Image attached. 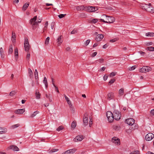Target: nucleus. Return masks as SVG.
Instances as JSON below:
<instances>
[{
  "mask_svg": "<svg viewBox=\"0 0 154 154\" xmlns=\"http://www.w3.org/2000/svg\"><path fill=\"white\" fill-rule=\"evenodd\" d=\"M103 18L105 17V19L106 23H112L115 21V19L112 17L107 16L106 15L103 14L102 15Z\"/></svg>",
  "mask_w": 154,
  "mask_h": 154,
  "instance_id": "obj_1",
  "label": "nucleus"
},
{
  "mask_svg": "<svg viewBox=\"0 0 154 154\" xmlns=\"http://www.w3.org/2000/svg\"><path fill=\"white\" fill-rule=\"evenodd\" d=\"M113 119H115L116 120H119L120 119L121 115L120 112L117 110H115L113 112Z\"/></svg>",
  "mask_w": 154,
  "mask_h": 154,
  "instance_id": "obj_2",
  "label": "nucleus"
},
{
  "mask_svg": "<svg viewBox=\"0 0 154 154\" xmlns=\"http://www.w3.org/2000/svg\"><path fill=\"white\" fill-rule=\"evenodd\" d=\"M106 116L109 122H111L113 120V114L110 111H108L106 112Z\"/></svg>",
  "mask_w": 154,
  "mask_h": 154,
  "instance_id": "obj_3",
  "label": "nucleus"
},
{
  "mask_svg": "<svg viewBox=\"0 0 154 154\" xmlns=\"http://www.w3.org/2000/svg\"><path fill=\"white\" fill-rule=\"evenodd\" d=\"M152 70L151 67L148 66H144L140 69V72H149Z\"/></svg>",
  "mask_w": 154,
  "mask_h": 154,
  "instance_id": "obj_4",
  "label": "nucleus"
},
{
  "mask_svg": "<svg viewBox=\"0 0 154 154\" xmlns=\"http://www.w3.org/2000/svg\"><path fill=\"white\" fill-rule=\"evenodd\" d=\"M24 47L25 51L26 52L29 51L30 49V46L29 43L27 38H25V39L24 42Z\"/></svg>",
  "mask_w": 154,
  "mask_h": 154,
  "instance_id": "obj_5",
  "label": "nucleus"
},
{
  "mask_svg": "<svg viewBox=\"0 0 154 154\" xmlns=\"http://www.w3.org/2000/svg\"><path fill=\"white\" fill-rule=\"evenodd\" d=\"M88 114L87 112H86L85 113L83 119V122L84 125L86 126L88 124Z\"/></svg>",
  "mask_w": 154,
  "mask_h": 154,
  "instance_id": "obj_6",
  "label": "nucleus"
},
{
  "mask_svg": "<svg viewBox=\"0 0 154 154\" xmlns=\"http://www.w3.org/2000/svg\"><path fill=\"white\" fill-rule=\"evenodd\" d=\"M154 137V135L152 133H149L147 134L145 137V139L146 140L150 141Z\"/></svg>",
  "mask_w": 154,
  "mask_h": 154,
  "instance_id": "obj_7",
  "label": "nucleus"
},
{
  "mask_svg": "<svg viewBox=\"0 0 154 154\" xmlns=\"http://www.w3.org/2000/svg\"><path fill=\"white\" fill-rule=\"evenodd\" d=\"M151 6V4L150 3H149L148 4H146L145 3H141L140 5V6L143 9H144V10H145V11L147 9V8L149 6Z\"/></svg>",
  "mask_w": 154,
  "mask_h": 154,
  "instance_id": "obj_8",
  "label": "nucleus"
},
{
  "mask_svg": "<svg viewBox=\"0 0 154 154\" xmlns=\"http://www.w3.org/2000/svg\"><path fill=\"white\" fill-rule=\"evenodd\" d=\"M76 150V149L73 148V149L68 150L62 154H73Z\"/></svg>",
  "mask_w": 154,
  "mask_h": 154,
  "instance_id": "obj_9",
  "label": "nucleus"
},
{
  "mask_svg": "<svg viewBox=\"0 0 154 154\" xmlns=\"http://www.w3.org/2000/svg\"><path fill=\"white\" fill-rule=\"evenodd\" d=\"M112 142L115 144H117V145L120 144V139L116 137H113L112 140Z\"/></svg>",
  "mask_w": 154,
  "mask_h": 154,
  "instance_id": "obj_10",
  "label": "nucleus"
},
{
  "mask_svg": "<svg viewBox=\"0 0 154 154\" xmlns=\"http://www.w3.org/2000/svg\"><path fill=\"white\" fill-rule=\"evenodd\" d=\"M126 122L127 124L130 125H133L135 122L134 120L132 118H129L126 119Z\"/></svg>",
  "mask_w": 154,
  "mask_h": 154,
  "instance_id": "obj_11",
  "label": "nucleus"
},
{
  "mask_svg": "<svg viewBox=\"0 0 154 154\" xmlns=\"http://www.w3.org/2000/svg\"><path fill=\"white\" fill-rule=\"evenodd\" d=\"M97 8L93 7L92 6H89L87 7V10L88 11L90 12H93L96 11L97 10Z\"/></svg>",
  "mask_w": 154,
  "mask_h": 154,
  "instance_id": "obj_12",
  "label": "nucleus"
},
{
  "mask_svg": "<svg viewBox=\"0 0 154 154\" xmlns=\"http://www.w3.org/2000/svg\"><path fill=\"white\" fill-rule=\"evenodd\" d=\"M83 139V136L79 135L76 136L75 137L74 139L73 140L75 142H77L78 141H82Z\"/></svg>",
  "mask_w": 154,
  "mask_h": 154,
  "instance_id": "obj_13",
  "label": "nucleus"
},
{
  "mask_svg": "<svg viewBox=\"0 0 154 154\" xmlns=\"http://www.w3.org/2000/svg\"><path fill=\"white\" fill-rule=\"evenodd\" d=\"M25 111L24 109H18L14 111V113L17 114H23Z\"/></svg>",
  "mask_w": 154,
  "mask_h": 154,
  "instance_id": "obj_14",
  "label": "nucleus"
},
{
  "mask_svg": "<svg viewBox=\"0 0 154 154\" xmlns=\"http://www.w3.org/2000/svg\"><path fill=\"white\" fill-rule=\"evenodd\" d=\"M103 35L102 34H99L97 35L96 37L95 38V40L97 41H100L103 38Z\"/></svg>",
  "mask_w": 154,
  "mask_h": 154,
  "instance_id": "obj_15",
  "label": "nucleus"
},
{
  "mask_svg": "<svg viewBox=\"0 0 154 154\" xmlns=\"http://www.w3.org/2000/svg\"><path fill=\"white\" fill-rule=\"evenodd\" d=\"M113 98V93L112 92L109 93L107 95V99L110 100Z\"/></svg>",
  "mask_w": 154,
  "mask_h": 154,
  "instance_id": "obj_16",
  "label": "nucleus"
},
{
  "mask_svg": "<svg viewBox=\"0 0 154 154\" xmlns=\"http://www.w3.org/2000/svg\"><path fill=\"white\" fill-rule=\"evenodd\" d=\"M62 38H63V36L62 35H60L58 37L57 39V42L58 43V46L60 45L63 42V40L61 39Z\"/></svg>",
  "mask_w": 154,
  "mask_h": 154,
  "instance_id": "obj_17",
  "label": "nucleus"
},
{
  "mask_svg": "<svg viewBox=\"0 0 154 154\" xmlns=\"http://www.w3.org/2000/svg\"><path fill=\"white\" fill-rule=\"evenodd\" d=\"M7 131V129L6 128L0 127V134H5Z\"/></svg>",
  "mask_w": 154,
  "mask_h": 154,
  "instance_id": "obj_18",
  "label": "nucleus"
},
{
  "mask_svg": "<svg viewBox=\"0 0 154 154\" xmlns=\"http://www.w3.org/2000/svg\"><path fill=\"white\" fill-rule=\"evenodd\" d=\"M9 147L10 149H12L14 151H18L19 150V148L16 146L11 145Z\"/></svg>",
  "mask_w": 154,
  "mask_h": 154,
  "instance_id": "obj_19",
  "label": "nucleus"
},
{
  "mask_svg": "<svg viewBox=\"0 0 154 154\" xmlns=\"http://www.w3.org/2000/svg\"><path fill=\"white\" fill-rule=\"evenodd\" d=\"M37 18V16H35L33 18H31L29 21V23L31 24H32L33 23H34L35 22H37L36 21Z\"/></svg>",
  "mask_w": 154,
  "mask_h": 154,
  "instance_id": "obj_20",
  "label": "nucleus"
},
{
  "mask_svg": "<svg viewBox=\"0 0 154 154\" xmlns=\"http://www.w3.org/2000/svg\"><path fill=\"white\" fill-rule=\"evenodd\" d=\"M16 38V36L15 33L14 32H12L11 40L13 42H15Z\"/></svg>",
  "mask_w": 154,
  "mask_h": 154,
  "instance_id": "obj_21",
  "label": "nucleus"
},
{
  "mask_svg": "<svg viewBox=\"0 0 154 154\" xmlns=\"http://www.w3.org/2000/svg\"><path fill=\"white\" fill-rule=\"evenodd\" d=\"M85 8L84 5H81L77 6L76 8V9L77 11H82L85 10Z\"/></svg>",
  "mask_w": 154,
  "mask_h": 154,
  "instance_id": "obj_22",
  "label": "nucleus"
},
{
  "mask_svg": "<svg viewBox=\"0 0 154 154\" xmlns=\"http://www.w3.org/2000/svg\"><path fill=\"white\" fill-rule=\"evenodd\" d=\"M0 53L2 58H4L5 57V54H4V51L2 48H0Z\"/></svg>",
  "mask_w": 154,
  "mask_h": 154,
  "instance_id": "obj_23",
  "label": "nucleus"
},
{
  "mask_svg": "<svg viewBox=\"0 0 154 154\" xmlns=\"http://www.w3.org/2000/svg\"><path fill=\"white\" fill-rule=\"evenodd\" d=\"M153 9H154V8H153L152 7H151L150 6H149L147 8L146 11L149 12L152 14V11H153Z\"/></svg>",
  "mask_w": 154,
  "mask_h": 154,
  "instance_id": "obj_24",
  "label": "nucleus"
},
{
  "mask_svg": "<svg viewBox=\"0 0 154 154\" xmlns=\"http://www.w3.org/2000/svg\"><path fill=\"white\" fill-rule=\"evenodd\" d=\"M29 3H25L23 5L22 7V10L23 11H26L28 7L29 6Z\"/></svg>",
  "mask_w": 154,
  "mask_h": 154,
  "instance_id": "obj_25",
  "label": "nucleus"
},
{
  "mask_svg": "<svg viewBox=\"0 0 154 154\" xmlns=\"http://www.w3.org/2000/svg\"><path fill=\"white\" fill-rule=\"evenodd\" d=\"M31 25H32V28L33 30L35 29L37 27V26H38L37 22H35Z\"/></svg>",
  "mask_w": 154,
  "mask_h": 154,
  "instance_id": "obj_26",
  "label": "nucleus"
},
{
  "mask_svg": "<svg viewBox=\"0 0 154 154\" xmlns=\"http://www.w3.org/2000/svg\"><path fill=\"white\" fill-rule=\"evenodd\" d=\"M29 76L30 78H31L33 76L32 72L30 68L28 69Z\"/></svg>",
  "mask_w": 154,
  "mask_h": 154,
  "instance_id": "obj_27",
  "label": "nucleus"
},
{
  "mask_svg": "<svg viewBox=\"0 0 154 154\" xmlns=\"http://www.w3.org/2000/svg\"><path fill=\"white\" fill-rule=\"evenodd\" d=\"M43 82L45 84V87L47 88L48 87V84L47 79L45 77H44V80H43Z\"/></svg>",
  "mask_w": 154,
  "mask_h": 154,
  "instance_id": "obj_28",
  "label": "nucleus"
},
{
  "mask_svg": "<svg viewBox=\"0 0 154 154\" xmlns=\"http://www.w3.org/2000/svg\"><path fill=\"white\" fill-rule=\"evenodd\" d=\"M124 89L123 88H121L119 91V96H122L124 94Z\"/></svg>",
  "mask_w": 154,
  "mask_h": 154,
  "instance_id": "obj_29",
  "label": "nucleus"
},
{
  "mask_svg": "<svg viewBox=\"0 0 154 154\" xmlns=\"http://www.w3.org/2000/svg\"><path fill=\"white\" fill-rule=\"evenodd\" d=\"M13 52V46L12 45H10L9 46L8 50L9 54H12Z\"/></svg>",
  "mask_w": 154,
  "mask_h": 154,
  "instance_id": "obj_30",
  "label": "nucleus"
},
{
  "mask_svg": "<svg viewBox=\"0 0 154 154\" xmlns=\"http://www.w3.org/2000/svg\"><path fill=\"white\" fill-rule=\"evenodd\" d=\"M113 129L116 131H118L120 129L121 127L119 126L114 125L112 127Z\"/></svg>",
  "mask_w": 154,
  "mask_h": 154,
  "instance_id": "obj_31",
  "label": "nucleus"
},
{
  "mask_svg": "<svg viewBox=\"0 0 154 154\" xmlns=\"http://www.w3.org/2000/svg\"><path fill=\"white\" fill-rule=\"evenodd\" d=\"M146 35L147 36H150V37H154V33L149 32L146 33Z\"/></svg>",
  "mask_w": 154,
  "mask_h": 154,
  "instance_id": "obj_32",
  "label": "nucleus"
},
{
  "mask_svg": "<svg viewBox=\"0 0 154 154\" xmlns=\"http://www.w3.org/2000/svg\"><path fill=\"white\" fill-rule=\"evenodd\" d=\"M76 125V122L75 121H73L72 123L71 127L73 129H74Z\"/></svg>",
  "mask_w": 154,
  "mask_h": 154,
  "instance_id": "obj_33",
  "label": "nucleus"
},
{
  "mask_svg": "<svg viewBox=\"0 0 154 154\" xmlns=\"http://www.w3.org/2000/svg\"><path fill=\"white\" fill-rule=\"evenodd\" d=\"M14 55L16 59L17 57V58H18V50L17 48H15L14 50Z\"/></svg>",
  "mask_w": 154,
  "mask_h": 154,
  "instance_id": "obj_34",
  "label": "nucleus"
},
{
  "mask_svg": "<svg viewBox=\"0 0 154 154\" xmlns=\"http://www.w3.org/2000/svg\"><path fill=\"white\" fill-rule=\"evenodd\" d=\"M64 97L65 98L66 100V101L67 102V103L68 104H69V103H71V102L70 101V100L69 99V98H68L66 96L65 94H64Z\"/></svg>",
  "mask_w": 154,
  "mask_h": 154,
  "instance_id": "obj_35",
  "label": "nucleus"
},
{
  "mask_svg": "<svg viewBox=\"0 0 154 154\" xmlns=\"http://www.w3.org/2000/svg\"><path fill=\"white\" fill-rule=\"evenodd\" d=\"M39 112L38 111H36L34 112L33 114H31L30 116V117L31 118H32L34 116H35Z\"/></svg>",
  "mask_w": 154,
  "mask_h": 154,
  "instance_id": "obj_36",
  "label": "nucleus"
},
{
  "mask_svg": "<svg viewBox=\"0 0 154 154\" xmlns=\"http://www.w3.org/2000/svg\"><path fill=\"white\" fill-rule=\"evenodd\" d=\"M35 96H36V98L37 99H39L40 98L41 95L39 92L37 91L36 92Z\"/></svg>",
  "mask_w": 154,
  "mask_h": 154,
  "instance_id": "obj_37",
  "label": "nucleus"
},
{
  "mask_svg": "<svg viewBox=\"0 0 154 154\" xmlns=\"http://www.w3.org/2000/svg\"><path fill=\"white\" fill-rule=\"evenodd\" d=\"M34 75L36 80L37 79H38V72L37 69H35V70Z\"/></svg>",
  "mask_w": 154,
  "mask_h": 154,
  "instance_id": "obj_38",
  "label": "nucleus"
},
{
  "mask_svg": "<svg viewBox=\"0 0 154 154\" xmlns=\"http://www.w3.org/2000/svg\"><path fill=\"white\" fill-rule=\"evenodd\" d=\"M48 25V21H47L45 22V26L44 27L43 29V32H44L45 31L47 30Z\"/></svg>",
  "mask_w": 154,
  "mask_h": 154,
  "instance_id": "obj_39",
  "label": "nucleus"
},
{
  "mask_svg": "<svg viewBox=\"0 0 154 154\" xmlns=\"http://www.w3.org/2000/svg\"><path fill=\"white\" fill-rule=\"evenodd\" d=\"M129 154H140V153L139 151L135 150L131 152Z\"/></svg>",
  "mask_w": 154,
  "mask_h": 154,
  "instance_id": "obj_40",
  "label": "nucleus"
},
{
  "mask_svg": "<svg viewBox=\"0 0 154 154\" xmlns=\"http://www.w3.org/2000/svg\"><path fill=\"white\" fill-rule=\"evenodd\" d=\"M64 129V127L62 125H61L58 127L56 129L57 131H60Z\"/></svg>",
  "mask_w": 154,
  "mask_h": 154,
  "instance_id": "obj_41",
  "label": "nucleus"
},
{
  "mask_svg": "<svg viewBox=\"0 0 154 154\" xmlns=\"http://www.w3.org/2000/svg\"><path fill=\"white\" fill-rule=\"evenodd\" d=\"M16 93L17 92L14 91H12L10 93L9 95L11 96H13L15 95Z\"/></svg>",
  "mask_w": 154,
  "mask_h": 154,
  "instance_id": "obj_42",
  "label": "nucleus"
},
{
  "mask_svg": "<svg viewBox=\"0 0 154 154\" xmlns=\"http://www.w3.org/2000/svg\"><path fill=\"white\" fill-rule=\"evenodd\" d=\"M119 39L118 38H114L110 40V42H115L118 40Z\"/></svg>",
  "mask_w": 154,
  "mask_h": 154,
  "instance_id": "obj_43",
  "label": "nucleus"
},
{
  "mask_svg": "<svg viewBox=\"0 0 154 154\" xmlns=\"http://www.w3.org/2000/svg\"><path fill=\"white\" fill-rule=\"evenodd\" d=\"M90 39H88V40H87L84 43V44L86 46H87L88 44H89V43L90 42Z\"/></svg>",
  "mask_w": 154,
  "mask_h": 154,
  "instance_id": "obj_44",
  "label": "nucleus"
},
{
  "mask_svg": "<svg viewBox=\"0 0 154 154\" xmlns=\"http://www.w3.org/2000/svg\"><path fill=\"white\" fill-rule=\"evenodd\" d=\"M116 75V72H112L110 74H109V77H112L113 76H115Z\"/></svg>",
  "mask_w": 154,
  "mask_h": 154,
  "instance_id": "obj_45",
  "label": "nucleus"
},
{
  "mask_svg": "<svg viewBox=\"0 0 154 154\" xmlns=\"http://www.w3.org/2000/svg\"><path fill=\"white\" fill-rule=\"evenodd\" d=\"M49 39H50V38L49 37H48L46 38V39L45 40V44L46 45H47L49 43Z\"/></svg>",
  "mask_w": 154,
  "mask_h": 154,
  "instance_id": "obj_46",
  "label": "nucleus"
},
{
  "mask_svg": "<svg viewBox=\"0 0 154 154\" xmlns=\"http://www.w3.org/2000/svg\"><path fill=\"white\" fill-rule=\"evenodd\" d=\"M147 49L149 51H153V49H154V47H152V46H149L148 47Z\"/></svg>",
  "mask_w": 154,
  "mask_h": 154,
  "instance_id": "obj_47",
  "label": "nucleus"
},
{
  "mask_svg": "<svg viewBox=\"0 0 154 154\" xmlns=\"http://www.w3.org/2000/svg\"><path fill=\"white\" fill-rule=\"evenodd\" d=\"M104 60L103 58H100L96 60V61H98L100 63H102L103 62Z\"/></svg>",
  "mask_w": 154,
  "mask_h": 154,
  "instance_id": "obj_48",
  "label": "nucleus"
},
{
  "mask_svg": "<svg viewBox=\"0 0 154 154\" xmlns=\"http://www.w3.org/2000/svg\"><path fill=\"white\" fill-rule=\"evenodd\" d=\"M115 81V80L114 79H112L109 82V83L111 85Z\"/></svg>",
  "mask_w": 154,
  "mask_h": 154,
  "instance_id": "obj_49",
  "label": "nucleus"
},
{
  "mask_svg": "<svg viewBox=\"0 0 154 154\" xmlns=\"http://www.w3.org/2000/svg\"><path fill=\"white\" fill-rule=\"evenodd\" d=\"M59 150L58 149H51L50 152H54L56 151H57Z\"/></svg>",
  "mask_w": 154,
  "mask_h": 154,
  "instance_id": "obj_50",
  "label": "nucleus"
},
{
  "mask_svg": "<svg viewBox=\"0 0 154 154\" xmlns=\"http://www.w3.org/2000/svg\"><path fill=\"white\" fill-rule=\"evenodd\" d=\"M20 126L19 124H17L15 125H14L12 126V127L13 128H17L18 127Z\"/></svg>",
  "mask_w": 154,
  "mask_h": 154,
  "instance_id": "obj_51",
  "label": "nucleus"
},
{
  "mask_svg": "<svg viewBox=\"0 0 154 154\" xmlns=\"http://www.w3.org/2000/svg\"><path fill=\"white\" fill-rule=\"evenodd\" d=\"M98 21V20L97 19H93L91 21L92 23H97Z\"/></svg>",
  "mask_w": 154,
  "mask_h": 154,
  "instance_id": "obj_52",
  "label": "nucleus"
},
{
  "mask_svg": "<svg viewBox=\"0 0 154 154\" xmlns=\"http://www.w3.org/2000/svg\"><path fill=\"white\" fill-rule=\"evenodd\" d=\"M66 15V14H60L58 15V17L60 18H62L63 17H64L65 15Z\"/></svg>",
  "mask_w": 154,
  "mask_h": 154,
  "instance_id": "obj_53",
  "label": "nucleus"
},
{
  "mask_svg": "<svg viewBox=\"0 0 154 154\" xmlns=\"http://www.w3.org/2000/svg\"><path fill=\"white\" fill-rule=\"evenodd\" d=\"M77 32V30L74 29L71 32V34H74L75 33H76Z\"/></svg>",
  "mask_w": 154,
  "mask_h": 154,
  "instance_id": "obj_54",
  "label": "nucleus"
},
{
  "mask_svg": "<svg viewBox=\"0 0 154 154\" xmlns=\"http://www.w3.org/2000/svg\"><path fill=\"white\" fill-rule=\"evenodd\" d=\"M55 23L54 22H52L51 23V27L52 29H53L54 27Z\"/></svg>",
  "mask_w": 154,
  "mask_h": 154,
  "instance_id": "obj_55",
  "label": "nucleus"
},
{
  "mask_svg": "<svg viewBox=\"0 0 154 154\" xmlns=\"http://www.w3.org/2000/svg\"><path fill=\"white\" fill-rule=\"evenodd\" d=\"M109 45V44H105L103 46V48L104 49L106 48Z\"/></svg>",
  "mask_w": 154,
  "mask_h": 154,
  "instance_id": "obj_56",
  "label": "nucleus"
},
{
  "mask_svg": "<svg viewBox=\"0 0 154 154\" xmlns=\"http://www.w3.org/2000/svg\"><path fill=\"white\" fill-rule=\"evenodd\" d=\"M97 54V52H95L94 53H93L91 55V57H95Z\"/></svg>",
  "mask_w": 154,
  "mask_h": 154,
  "instance_id": "obj_57",
  "label": "nucleus"
},
{
  "mask_svg": "<svg viewBox=\"0 0 154 154\" xmlns=\"http://www.w3.org/2000/svg\"><path fill=\"white\" fill-rule=\"evenodd\" d=\"M106 69V67H103L102 68H101L99 70V71H104Z\"/></svg>",
  "mask_w": 154,
  "mask_h": 154,
  "instance_id": "obj_58",
  "label": "nucleus"
},
{
  "mask_svg": "<svg viewBox=\"0 0 154 154\" xmlns=\"http://www.w3.org/2000/svg\"><path fill=\"white\" fill-rule=\"evenodd\" d=\"M54 86L55 88V91H57V92L58 93H59V91L58 88L55 85H54Z\"/></svg>",
  "mask_w": 154,
  "mask_h": 154,
  "instance_id": "obj_59",
  "label": "nucleus"
},
{
  "mask_svg": "<svg viewBox=\"0 0 154 154\" xmlns=\"http://www.w3.org/2000/svg\"><path fill=\"white\" fill-rule=\"evenodd\" d=\"M70 108L71 111H72V112H75V109L74 108L73 106L72 107H70Z\"/></svg>",
  "mask_w": 154,
  "mask_h": 154,
  "instance_id": "obj_60",
  "label": "nucleus"
},
{
  "mask_svg": "<svg viewBox=\"0 0 154 154\" xmlns=\"http://www.w3.org/2000/svg\"><path fill=\"white\" fill-rule=\"evenodd\" d=\"M30 57V54L29 53H28V52L26 56V58L27 59H28L29 60Z\"/></svg>",
  "mask_w": 154,
  "mask_h": 154,
  "instance_id": "obj_61",
  "label": "nucleus"
},
{
  "mask_svg": "<svg viewBox=\"0 0 154 154\" xmlns=\"http://www.w3.org/2000/svg\"><path fill=\"white\" fill-rule=\"evenodd\" d=\"M136 68V66H132L131 69H130V70H134Z\"/></svg>",
  "mask_w": 154,
  "mask_h": 154,
  "instance_id": "obj_62",
  "label": "nucleus"
},
{
  "mask_svg": "<svg viewBox=\"0 0 154 154\" xmlns=\"http://www.w3.org/2000/svg\"><path fill=\"white\" fill-rule=\"evenodd\" d=\"M108 78V76L106 75V74L103 77V79L105 81Z\"/></svg>",
  "mask_w": 154,
  "mask_h": 154,
  "instance_id": "obj_63",
  "label": "nucleus"
},
{
  "mask_svg": "<svg viewBox=\"0 0 154 154\" xmlns=\"http://www.w3.org/2000/svg\"><path fill=\"white\" fill-rule=\"evenodd\" d=\"M150 113L152 116L154 115V109L152 110L151 111Z\"/></svg>",
  "mask_w": 154,
  "mask_h": 154,
  "instance_id": "obj_64",
  "label": "nucleus"
}]
</instances>
